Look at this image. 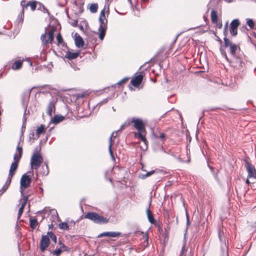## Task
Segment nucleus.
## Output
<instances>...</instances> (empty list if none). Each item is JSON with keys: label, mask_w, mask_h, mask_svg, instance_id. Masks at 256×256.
Listing matches in <instances>:
<instances>
[{"label": "nucleus", "mask_w": 256, "mask_h": 256, "mask_svg": "<svg viewBox=\"0 0 256 256\" xmlns=\"http://www.w3.org/2000/svg\"><path fill=\"white\" fill-rule=\"evenodd\" d=\"M130 124H133L134 127L138 130L134 133V138L141 140L147 148L148 142L146 138L147 132L144 121L142 119L133 118L130 121Z\"/></svg>", "instance_id": "nucleus-1"}, {"label": "nucleus", "mask_w": 256, "mask_h": 256, "mask_svg": "<svg viewBox=\"0 0 256 256\" xmlns=\"http://www.w3.org/2000/svg\"><path fill=\"white\" fill-rule=\"evenodd\" d=\"M84 218L98 224H106L109 222L108 218L100 215L96 212H88L84 214Z\"/></svg>", "instance_id": "nucleus-2"}, {"label": "nucleus", "mask_w": 256, "mask_h": 256, "mask_svg": "<svg viewBox=\"0 0 256 256\" xmlns=\"http://www.w3.org/2000/svg\"><path fill=\"white\" fill-rule=\"evenodd\" d=\"M84 218L98 224H106L109 222L108 218L100 215L96 212H88L84 214Z\"/></svg>", "instance_id": "nucleus-3"}, {"label": "nucleus", "mask_w": 256, "mask_h": 256, "mask_svg": "<svg viewBox=\"0 0 256 256\" xmlns=\"http://www.w3.org/2000/svg\"><path fill=\"white\" fill-rule=\"evenodd\" d=\"M99 22L100 23V26L98 28L99 38L100 40H102L106 34L108 23V20L106 17L105 9L102 10L100 12L99 17Z\"/></svg>", "instance_id": "nucleus-4"}, {"label": "nucleus", "mask_w": 256, "mask_h": 256, "mask_svg": "<svg viewBox=\"0 0 256 256\" xmlns=\"http://www.w3.org/2000/svg\"><path fill=\"white\" fill-rule=\"evenodd\" d=\"M43 161V158L40 153L36 152L32 156L30 160L31 168L37 170Z\"/></svg>", "instance_id": "nucleus-5"}, {"label": "nucleus", "mask_w": 256, "mask_h": 256, "mask_svg": "<svg viewBox=\"0 0 256 256\" xmlns=\"http://www.w3.org/2000/svg\"><path fill=\"white\" fill-rule=\"evenodd\" d=\"M54 31L55 28H52L48 32H46L44 34L41 36L40 38L44 45L46 46L48 44V42L52 44L53 42L54 39Z\"/></svg>", "instance_id": "nucleus-6"}, {"label": "nucleus", "mask_w": 256, "mask_h": 256, "mask_svg": "<svg viewBox=\"0 0 256 256\" xmlns=\"http://www.w3.org/2000/svg\"><path fill=\"white\" fill-rule=\"evenodd\" d=\"M20 188H21V192L22 194L23 190H22L24 188H28L29 186H30L31 182H32V179L31 178L28 176L26 174H23L21 178L20 179Z\"/></svg>", "instance_id": "nucleus-7"}, {"label": "nucleus", "mask_w": 256, "mask_h": 256, "mask_svg": "<svg viewBox=\"0 0 256 256\" xmlns=\"http://www.w3.org/2000/svg\"><path fill=\"white\" fill-rule=\"evenodd\" d=\"M238 19H234L230 24V32L232 36H236L238 34V28L240 26Z\"/></svg>", "instance_id": "nucleus-8"}, {"label": "nucleus", "mask_w": 256, "mask_h": 256, "mask_svg": "<svg viewBox=\"0 0 256 256\" xmlns=\"http://www.w3.org/2000/svg\"><path fill=\"white\" fill-rule=\"evenodd\" d=\"M246 168L248 172V178H256V170L254 166L250 162H246Z\"/></svg>", "instance_id": "nucleus-9"}, {"label": "nucleus", "mask_w": 256, "mask_h": 256, "mask_svg": "<svg viewBox=\"0 0 256 256\" xmlns=\"http://www.w3.org/2000/svg\"><path fill=\"white\" fill-rule=\"evenodd\" d=\"M50 240L48 234L42 236L40 241V249L42 252H44L46 248L49 246Z\"/></svg>", "instance_id": "nucleus-10"}, {"label": "nucleus", "mask_w": 256, "mask_h": 256, "mask_svg": "<svg viewBox=\"0 0 256 256\" xmlns=\"http://www.w3.org/2000/svg\"><path fill=\"white\" fill-rule=\"evenodd\" d=\"M144 76L142 73L134 76L130 81V84L134 87L138 86L143 80Z\"/></svg>", "instance_id": "nucleus-11"}, {"label": "nucleus", "mask_w": 256, "mask_h": 256, "mask_svg": "<svg viewBox=\"0 0 256 256\" xmlns=\"http://www.w3.org/2000/svg\"><path fill=\"white\" fill-rule=\"evenodd\" d=\"M13 178V176H10V175H8V176L7 178L6 181L4 184V186H2V188L0 190V195H2L3 194L8 188Z\"/></svg>", "instance_id": "nucleus-12"}, {"label": "nucleus", "mask_w": 256, "mask_h": 256, "mask_svg": "<svg viewBox=\"0 0 256 256\" xmlns=\"http://www.w3.org/2000/svg\"><path fill=\"white\" fill-rule=\"evenodd\" d=\"M56 106L55 102L54 100L50 102L48 106L46 114L50 116H52V112H55Z\"/></svg>", "instance_id": "nucleus-13"}, {"label": "nucleus", "mask_w": 256, "mask_h": 256, "mask_svg": "<svg viewBox=\"0 0 256 256\" xmlns=\"http://www.w3.org/2000/svg\"><path fill=\"white\" fill-rule=\"evenodd\" d=\"M120 234V233L119 232H104L98 235V238H102V236H109V237H116L118 236Z\"/></svg>", "instance_id": "nucleus-14"}, {"label": "nucleus", "mask_w": 256, "mask_h": 256, "mask_svg": "<svg viewBox=\"0 0 256 256\" xmlns=\"http://www.w3.org/2000/svg\"><path fill=\"white\" fill-rule=\"evenodd\" d=\"M146 212L150 222L154 225H158V222L154 220V215L150 208L147 209Z\"/></svg>", "instance_id": "nucleus-15"}, {"label": "nucleus", "mask_w": 256, "mask_h": 256, "mask_svg": "<svg viewBox=\"0 0 256 256\" xmlns=\"http://www.w3.org/2000/svg\"><path fill=\"white\" fill-rule=\"evenodd\" d=\"M244 65L245 64L243 60L238 58H236L233 62V66L238 69L243 68Z\"/></svg>", "instance_id": "nucleus-16"}, {"label": "nucleus", "mask_w": 256, "mask_h": 256, "mask_svg": "<svg viewBox=\"0 0 256 256\" xmlns=\"http://www.w3.org/2000/svg\"><path fill=\"white\" fill-rule=\"evenodd\" d=\"M75 36H76V38H75L74 42H75L76 46L78 48H82L84 45V41L82 38L81 36H80L78 34L77 35L76 34Z\"/></svg>", "instance_id": "nucleus-17"}, {"label": "nucleus", "mask_w": 256, "mask_h": 256, "mask_svg": "<svg viewBox=\"0 0 256 256\" xmlns=\"http://www.w3.org/2000/svg\"><path fill=\"white\" fill-rule=\"evenodd\" d=\"M80 54V52H70V51H68L66 54V58L68 60H72L78 58Z\"/></svg>", "instance_id": "nucleus-18"}, {"label": "nucleus", "mask_w": 256, "mask_h": 256, "mask_svg": "<svg viewBox=\"0 0 256 256\" xmlns=\"http://www.w3.org/2000/svg\"><path fill=\"white\" fill-rule=\"evenodd\" d=\"M27 5L30 7V10L32 11H34L36 10L38 5H39L40 6H42V4L37 1L32 0L28 2Z\"/></svg>", "instance_id": "nucleus-19"}, {"label": "nucleus", "mask_w": 256, "mask_h": 256, "mask_svg": "<svg viewBox=\"0 0 256 256\" xmlns=\"http://www.w3.org/2000/svg\"><path fill=\"white\" fill-rule=\"evenodd\" d=\"M23 64V60H16L12 65L11 68L14 70H19L22 68Z\"/></svg>", "instance_id": "nucleus-20"}, {"label": "nucleus", "mask_w": 256, "mask_h": 256, "mask_svg": "<svg viewBox=\"0 0 256 256\" xmlns=\"http://www.w3.org/2000/svg\"><path fill=\"white\" fill-rule=\"evenodd\" d=\"M18 164H16V162H12L10 166V171H9V175H10V176H13L16 174V172L18 169Z\"/></svg>", "instance_id": "nucleus-21"}, {"label": "nucleus", "mask_w": 256, "mask_h": 256, "mask_svg": "<svg viewBox=\"0 0 256 256\" xmlns=\"http://www.w3.org/2000/svg\"><path fill=\"white\" fill-rule=\"evenodd\" d=\"M42 170L40 171L39 173L42 176H46L49 173V168L48 164L45 162L42 166Z\"/></svg>", "instance_id": "nucleus-22"}, {"label": "nucleus", "mask_w": 256, "mask_h": 256, "mask_svg": "<svg viewBox=\"0 0 256 256\" xmlns=\"http://www.w3.org/2000/svg\"><path fill=\"white\" fill-rule=\"evenodd\" d=\"M211 20L212 24H216L218 21V16L217 12L214 10H212L210 12Z\"/></svg>", "instance_id": "nucleus-23"}, {"label": "nucleus", "mask_w": 256, "mask_h": 256, "mask_svg": "<svg viewBox=\"0 0 256 256\" xmlns=\"http://www.w3.org/2000/svg\"><path fill=\"white\" fill-rule=\"evenodd\" d=\"M46 128L44 125L41 124L40 126L38 127L36 129V135L39 136L40 134H44L46 132Z\"/></svg>", "instance_id": "nucleus-24"}, {"label": "nucleus", "mask_w": 256, "mask_h": 256, "mask_svg": "<svg viewBox=\"0 0 256 256\" xmlns=\"http://www.w3.org/2000/svg\"><path fill=\"white\" fill-rule=\"evenodd\" d=\"M64 120V117L62 116L56 115L52 118V122L54 124H58Z\"/></svg>", "instance_id": "nucleus-25"}, {"label": "nucleus", "mask_w": 256, "mask_h": 256, "mask_svg": "<svg viewBox=\"0 0 256 256\" xmlns=\"http://www.w3.org/2000/svg\"><path fill=\"white\" fill-rule=\"evenodd\" d=\"M30 226L32 229L34 230L38 225V222L36 218H30Z\"/></svg>", "instance_id": "nucleus-26"}, {"label": "nucleus", "mask_w": 256, "mask_h": 256, "mask_svg": "<svg viewBox=\"0 0 256 256\" xmlns=\"http://www.w3.org/2000/svg\"><path fill=\"white\" fill-rule=\"evenodd\" d=\"M27 4H28V2H26V0H22L20 2V6L22 8V13L23 15H24L25 10L26 8H27L28 7V6Z\"/></svg>", "instance_id": "nucleus-27"}, {"label": "nucleus", "mask_w": 256, "mask_h": 256, "mask_svg": "<svg viewBox=\"0 0 256 256\" xmlns=\"http://www.w3.org/2000/svg\"><path fill=\"white\" fill-rule=\"evenodd\" d=\"M237 46L235 44H233L232 45H231L230 47V53L232 56H236V50H237Z\"/></svg>", "instance_id": "nucleus-28"}, {"label": "nucleus", "mask_w": 256, "mask_h": 256, "mask_svg": "<svg viewBox=\"0 0 256 256\" xmlns=\"http://www.w3.org/2000/svg\"><path fill=\"white\" fill-rule=\"evenodd\" d=\"M58 228L62 230H68L69 229V226L68 224L66 222L59 224Z\"/></svg>", "instance_id": "nucleus-29"}, {"label": "nucleus", "mask_w": 256, "mask_h": 256, "mask_svg": "<svg viewBox=\"0 0 256 256\" xmlns=\"http://www.w3.org/2000/svg\"><path fill=\"white\" fill-rule=\"evenodd\" d=\"M48 236L49 237V238H50L52 239V240L56 244V240H57V238H56V234L52 232H48L47 234Z\"/></svg>", "instance_id": "nucleus-30"}, {"label": "nucleus", "mask_w": 256, "mask_h": 256, "mask_svg": "<svg viewBox=\"0 0 256 256\" xmlns=\"http://www.w3.org/2000/svg\"><path fill=\"white\" fill-rule=\"evenodd\" d=\"M98 9V5L97 4H92L90 6V10L92 12H96Z\"/></svg>", "instance_id": "nucleus-31"}, {"label": "nucleus", "mask_w": 256, "mask_h": 256, "mask_svg": "<svg viewBox=\"0 0 256 256\" xmlns=\"http://www.w3.org/2000/svg\"><path fill=\"white\" fill-rule=\"evenodd\" d=\"M224 46L225 48L228 46H230L231 45H232L234 44H232L230 40L228 39L227 38H226V36L224 38Z\"/></svg>", "instance_id": "nucleus-32"}, {"label": "nucleus", "mask_w": 256, "mask_h": 256, "mask_svg": "<svg viewBox=\"0 0 256 256\" xmlns=\"http://www.w3.org/2000/svg\"><path fill=\"white\" fill-rule=\"evenodd\" d=\"M57 44L58 46L61 44L63 42V38L60 33H58L56 36Z\"/></svg>", "instance_id": "nucleus-33"}, {"label": "nucleus", "mask_w": 256, "mask_h": 256, "mask_svg": "<svg viewBox=\"0 0 256 256\" xmlns=\"http://www.w3.org/2000/svg\"><path fill=\"white\" fill-rule=\"evenodd\" d=\"M246 24L249 26L250 29H253L254 27V22L252 19H247Z\"/></svg>", "instance_id": "nucleus-34"}, {"label": "nucleus", "mask_w": 256, "mask_h": 256, "mask_svg": "<svg viewBox=\"0 0 256 256\" xmlns=\"http://www.w3.org/2000/svg\"><path fill=\"white\" fill-rule=\"evenodd\" d=\"M63 250L60 248L57 249H56L52 252V254L56 256H60Z\"/></svg>", "instance_id": "nucleus-35"}, {"label": "nucleus", "mask_w": 256, "mask_h": 256, "mask_svg": "<svg viewBox=\"0 0 256 256\" xmlns=\"http://www.w3.org/2000/svg\"><path fill=\"white\" fill-rule=\"evenodd\" d=\"M155 172L154 170H151L150 172H147L145 174H142L141 178L142 179H144L147 177L150 176L152 174H153Z\"/></svg>", "instance_id": "nucleus-36"}, {"label": "nucleus", "mask_w": 256, "mask_h": 256, "mask_svg": "<svg viewBox=\"0 0 256 256\" xmlns=\"http://www.w3.org/2000/svg\"><path fill=\"white\" fill-rule=\"evenodd\" d=\"M114 132H113L110 138V139H109V142H110V144H109V146H108V148H109V151H110V154H112V136H114Z\"/></svg>", "instance_id": "nucleus-37"}, {"label": "nucleus", "mask_w": 256, "mask_h": 256, "mask_svg": "<svg viewBox=\"0 0 256 256\" xmlns=\"http://www.w3.org/2000/svg\"><path fill=\"white\" fill-rule=\"evenodd\" d=\"M28 200V196H24V200L22 201L21 204V208H24L26 205L27 203V201Z\"/></svg>", "instance_id": "nucleus-38"}, {"label": "nucleus", "mask_w": 256, "mask_h": 256, "mask_svg": "<svg viewBox=\"0 0 256 256\" xmlns=\"http://www.w3.org/2000/svg\"><path fill=\"white\" fill-rule=\"evenodd\" d=\"M21 158L22 156H20V155H17L16 154H14V162H16V164H18L19 160Z\"/></svg>", "instance_id": "nucleus-39"}, {"label": "nucleus", "mask_w": 256, "mask_h": 256, "mask_svg": "<svg viewBox=\"0 0 256 256\" xmlns=\"http://www.w3.org/2000/svg\"><path fill=\"white\" fill-rule=\"evenodd\" d=\"M128 78H124L123 79H122V80H120V82H118L117 83V84L120 85V84H125L128 82Z\"/></svg>", "instance_id": "nucleus-40"}, {"label": "nucleus", "mask_w": 256, "mask_h": 256, "mask_svg": "<svg viewBox=\"0 0 256 256\" xmlns=\"http://www.w3.org/2000/svg\"><path fill=\"white\" fill-rule=\"evenodd\" d=\"M228 22L227 21L225 24L224 28V34L225 36H226L228 33Z\"/></svg>", "instance_id": "nucleus-41"}, {"label": "nucleus", "mask_w": 256, "mask_h": 256, "mask_svg": "<svg viewBox=\"0 0 256 256\" xmlns=\"http://www.w3.org/2000/svg\"><path fill=\"white\" fill-rule=\"evenodd\" d=\"M60 248L62 249L63 252H69L70 251V248L66 246L64 244H62V246H60Z\"/></svg>", "instance_id": "nucleus-42"}, {"label": "nucleus", "mask_w": 256, "mask_h": 256, "mask_svg": "<svg viewBox=\"0 0 256 256\" xmlns=\"http://www.w3.org/2000/svg\"><path fill=\"white\" fill-rule=\"evenodd\" d=\"M24 208H22L20 207L18 212V219H20L22 214L24 212Z\"/></svg>", "instance_id": "nucleus-43"}, {"label": "nucleus", "mask_w": 256, "mask_h": 256, "mask_svg": "<svg viewBox=\"0 0 256 256\" xmlns=\"http://www.w3.org/2000/svg\"><path fill=\"white\" fill-rule=\"evenodd\" d=\"M162 141H164L166 138V134L164 133H160L159 136H158Z\"/></svg>", "instance_id": "nucleus-44"}, {"label": "nucleus", "mask_w": 256, "mask_h": 256, "mask_svg": "<svg viewBox=\"0 0 256 256\" xmlns=\"http://www.w3.org/2000/svg\"><path fill=\"white\" fill-rule=\"evenodd\" d=\"M216 24V26L217 28H219V29H221L222 27V21H220V22H218H218Z\"/></svg>", "instance_id": "nucleus-45"}, {"label": "nucleus", "mask_w": 256, "mask_h": 256, "mask_svg": "<svg viewBox=\"0 0 256 256\" xmlns=\"http://www.w3.org/2000/svg\"><path fill=\"white\" fill-rule=\"evenodd\" d=\"M17 151L18 152V155H20V156H22V148L20 147L19 146H18V147H17Z\"/></svg>", "instance_id": "nucleus-46"}, {"label": "nucleus", "mask_w": 256, "mask_h": 256, "mask_svg": "<svg viewBox=\"0 0 256 256\" xmlns=\"http://www.w3.org/2000/svg\"><path fill=\"white\" fill-rule=\"evenodd\" d=\"M130 124V122H128L125 123L124 124H123L121 126V128H120V130L124 129L126 126H127Z\"/></svg>", "instance_id": "nucleus-47"}, {"label": "nucleus", "mask_w": 256, "mask_h": 256, "mask_svg": "<svg viewBox=\"0 0 256 256\" xmlns=\"http://www.w3.org/2000/svg\"><path fill=\"white\" fill-rule=\"evenodd\" d=\"M144 242L146 243V246H148V235H146V239L144 240Z\"/></svg>", "instance_id": "nucleus-48"}, {"label": "nucleus", "mask_w": 256, "mask_h": 256, "mask_svg": "<svg viewBox=\"0 0 256 256\" xmlns=\"http://www.w3.org/2000/svg\"><path fill=\"white\" fill-rule=\"evenodd\" d=\"M155 226L158 228V229L160 231L162 230V228L160 226V225L158 222V225H155Z\"/></svg>", "instance_id": "nucleus-49"}, {"label": "nucleus", "mask_w": 256, "mask_h": 256, "mask_svg": "<svg viewBox=\"0 0 256 256\" xmlns=\"http://www.w3.org/2000/svg\"><path fill=\"white\" fill-rule=\"evenodd\" d=\"M58 244H60V246H62V244H64L60 240L58 241Z\"/></svg>", "instance_id": "nucleus-50"}, {"label": "nucleus", "mask_w": 256, "mask_h": 256, "mask_svg": "<svg viewBox=\"0 0 256 256\" xmlns=\"http://www.w3.org/2000/svg\"><path fill=\"white\" fill-rule=\"evenodd\" d=\"M185 250V245L184 244L182 248V251H181V254H182L183 253L184 251V250Z\"/></svg>", "instance_id": "nucleus-51"}, {"label": "nucleus", "mask_w": 256, "mask_h": 256, "mask_svg": "<svg viewBox=\"0 0 256 256\" xmlns=\"http://www.w3.org/2000/svg\"><path fill=\"white\" fill-rule=\"evenodd\" d=\"M149 1V0H141L142 3H146L148 2Z\"/></svg>", "instance_id": "nucleus-52"}, {"label": "nucleus", "mask_w": 256, "mask_h": 256, "mask_svg": "<svg viewBox=\"0 0 256 256\" xmlns=\"http://www.w3.org/2000/svg\"><path fill=\"white\" fill-rule=\"evenodd\" d=\"M248 178H248L247 180H246V183L249 184H250V182Z\"/></svg>", "instance_id": "nucleus-53"}, {"label": "nucleus", "mask_w": 256, "mask_h": 256, "mask_svg": "<svg viewBox=\"0 0 256 256\" xmlns=\"http://www.w3.org/2000/svg\"><path fill=\"white\" fill-rule=\"evenodd\" d=\"M40 190H41V192L42 193L43 192V191H44V190L42 188H40Z\"/></svg>", "instance_id": "nucleus-54"}, {"label": "nucleus", "mask_w": 256, "mask_h": 256, "mask_svg": "<svg viewBox=\"0 0 256 256\" xmlns=\"http://www.w3.org/2000/svg\"><path fill=\"white\" fill-rule=\"evenodd\" d=\"M254 36L256 38V32H254Z\"/></svg>", "instance_id": "nucleus-55"}, {"label": "nucleus", "mask_w": 256, "mask_h": 256, "mask_svg": "<svg viewBox=\"0 0 256 256\" xmlns=\"http://www.w3.org/2000/svg\"><path fill=\"white\" fill-rule=\"evenodd\" d=\"M84 256H90V255H88L87 254H85Z\"/></svg>", "instance_id": "nucleus-56"}, {"label": "nucleus", "mask_w": 256, "mask_h": 256, "mask_svg": "<svg viewBox=\"0 0 256 256\" xmlns=\"http://www.w3.org/2000/svg\"><path fill=\"white\" fill-rule=\"evenodd\" d=\"M142 171H146V170H144V169H143V166L142 167Z\"/></svg>", "instance_id": "nucleus-57"}, {"label": "nucleus", "mask_w": 256, "mask_h": 256, "mask_svg": "<svg viewBox=\"0 0 256 256\" xmlns=\"http://www.w3.org/2000/svg\"><path fill=\"white\" fill-rule=\"evenodd\" d=\"M30 65L32 66V62H30Z\"/></svg>", "instance_id": "nucleus-58"}]
</instances>
